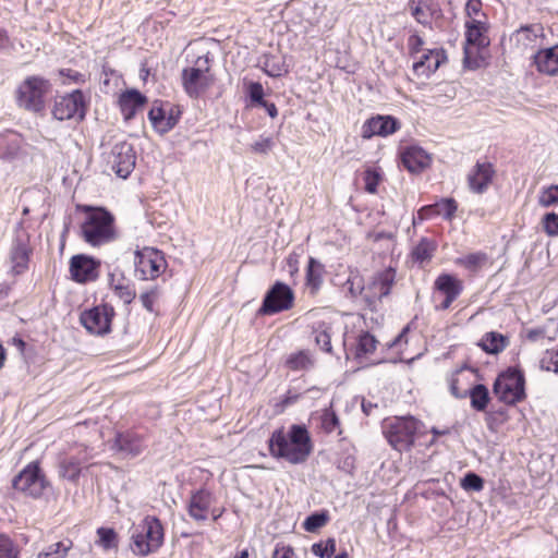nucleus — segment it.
I'll use <instances>...</instances> for the list:
<instances>
[{
    "mask_svg": "<svg viewBox=\"0 0 558 558\" xmlns=\"http://www.w3.org/2000/svg\"><path fill=\"white\" fill-rule=\"evenodd\" d=\"M544 229L548 235H558V214L549 213L543 219Z\"/></svg>",
    "mask_w": 558,
    "mask_h": 558,
    "instance_id": "obj_57",
    "label": "nucleus"
},
{
    "mask_svg": "<svg viewBox=\"0 0 558 558\" xmlns=\"http://www.w3.org/2000/svg\"><path fill=\"white\" fill-rule=\"evenodd\" d=\"M436 216H437V214L435 211L434 204L433 205L423 206L417 211V218H420V221L432 219L433 217H436Z\"/></svg>",
    "mask_w": 558,
    "mask_h": 558,
    "instance_id": "obj_62",
    "label": "nucleus"
},
{
    "mask_svg": "<svg viewBox=\"0 0 558 558\" xmlns=\"http://www.w3.org/2000/svg\"><path fill=\"white\" fill-rule=\"evenodd\" d=\"M15 490L32 498H40L49 482L37 461L28 463L12 481Z\"/></svg>",
    "mask_w": 558,
    "mask_h": 558,
    "instance_id": "obj_9",
    "label": "nucleus"
},
{
    "mask_svg": "<svg viewBox=\"0 0 558 558\" xmlns=\"http://www.w3.org/2000/svg\"><path fill=\"white\" fill-rule=\"evenodd\" d=\"M293 302L292 289L288 284L277 281L266 293L259 312L265 315L277 314L290 310Z\"/></svg>",
    "mask_w": 558,
    "mask_h": 558,
    "instance_id": "obj_12",
    "label": "nucleus"
},
{
    "mask_svg": "<svg viewBox=\"0 0 558 558\" xmlns=\"http://www.w3.org/2000/svg\"><path fill=\"white\" fill-rule=\"evenodd\" d=\"M135 271L142 280L158 278L167 267V262L161 251L154 247H143L135 252Z\"/></svg>",
    "mask_w": 558,
    "mask_h": 558,
    "instance_id": "obj_10",
    "label": "nucleus"
},
{
    "mask_svg": "<svg viewBox=\"0 0 558 558\" xmlns=\"http://www.w3.org/2000/svg\"><path fill=\"white\" fill-rule=\"evenodd\" d=\"M114 308L109 304H100L81 314L80 322L92 335L104 336L110 332Z\"/></svg>",
    "mask_w": 558,
    "mask_h": 558,
    "instance_id": "obj_11",
    "label": "nucleus"
},
{
    "mask_svg": "<svg viewBox=\"0 0 558 558\" xmlns=\"http://www.w3.org/2000/svg\"><path fill=\"white\" fill-rule=\"evenodd\" d=\"M73 544L70 539L57 542L47 546L38 554L37 558H66Z\"/></svg>",
    "mask_w": 558,
    "mask_h": 558,
    "instance_id": "obj_36",
    "label": "nucleus"
},
{
    "mask_svg": "<svg viewBox=\"0 0 558 558\" xmlns=\"http://www.w3.org/2000/svg\"><path fill=\"white\" fill-rule=\"evenodd\" d=\"M489 21H464L463 63L469 69H477L480 61L474 54L489 46Z\"/></svg>",
    "mask_w": 558,
    "mask_h": 558,
    "instance_id": "obj_5",
    "label": "nucleus"
},
{
    "mask_svg": "<svg viewBox=\"0 0 558 558\" xmlns=\"http://www.w3.org/2000/svg\"><path fill=\"white\" fill-rule=\"evenodd\" d=\"M159 296V291L157 288H153L150 290H147L140 295V301L142 305L148 311L154 312V304L157 301Z\"/></svg>",
    "mask_w": 558,
    "mask_h": 558,
    "instance_id": "obj_55",
    "label": "nucleus"
},
{
    "mask_svg": "<svg viewBox=\"0 0 558 558\" xmlns=\"http://www.w3.org/2000/svg\"><path fill=\"white\" fill-rule=\"evenodd\" d=\"M538 204L542 207H550L558 204V184L543 187L539 192Z\"/></svg>",
    "mask_w": 558,
    "mask_h": 558,
    "instance_id": "obj_49",
    "label": "nucleus"
},
{
    "mask_svg": "<svg viewBox=\"0 0 558 558\" xmlns=\"http://www.w3.org/2000/svg\"><path fill=\"white\" fill-rule=\"evenodd\" d=\"M135 151L133 146L126 142H120L112 146L108 156V163L111 170L122 179H126L135 167Z\"/></svg>",
    "mask_w": 558,
    "mask_h": 558,
    "instance_id": "obj_14",
    "label": "nucleus"
},
{
    "mask_svg": "<svg viewBox=\"0 0 558 558\" xmlns=\"http://www.w3.org/2000/svg\"><path fill=\"white\" fill-rule=\"evenodd\" d=\"M543 371L558 373V348L546 350L539 361Z\"/></svg>",
    "mask_w": 558,
    "mask_h": 558,
    "instance_id": "obj_48",
    "label": "nucleus"
},
{
    "mask_svg": "<svg viewBox=\"0 0 558 558\" xmlns=\"http://www.w3.org/2000/svg\"><path fill=\"white\" fill-rule=\"evenodd\" d=\"M381 181V173L379 170L374 168H368L364 172V183L365 191L375 194L377 192V187L379 182Z\"/></svg>",
    "mask_w": 558,
    "mask_h": 558,
    "instance_id": "obj_51",
    "label": "nucleus"
},
{
    "mask_svg": "<svg viewBox=\"0 0 558 558\" xmlns=\"http://www.w3.org/2000/svg\"><path fill=\"white\" fill-rule=\"evenodd\" d=\"M423 45V38L416 33L410 35V37L408 38V48L412 57L422 51Z\"/></svg>",
    "mask_w": 558,
    "mask_h": 558,
    "instance_id": "obj_60",
    "label": "nucleus"
},
{
    "mask_svg": "<svg viewBox=\"0 0 558 558\" xmlns=\"http://www.w3.org/2000/svg\"><path fill=\"white\" fill-rule=\"evenodd\" d=\"M143 438L132 432L117 434L113 448L125 457H136L144 449Z\"/></svg>",
    "mask_w": 558,
    "mask_h": 558,
    "instance_id": "obj_26",
    "label": "nucleus"
},
{
    "mask_svg": "<svg viewBox=\"0 0 558 558\" xmlns=\"http://www.w3.org/2000/svg\"><path fill=\"white\" fill-rule=\"evenodd\" d=\"M471 407L476 411H484L489 402V392L486 386L478 384L469 389Z\"/></svg>",
    "mask_w": 558,
    "mask_h": 558,
    "instance_id": "obj_35",
    "label": "nucleus"
},
{
    "mask_svg": "<svg viewBox=\"0 0 558 558\" xmlns=\"http://www.w3.org/2000/svg\"><path fill=\"white\" fill-rule=\"evenodd\" d=\"M494 393L506 404H515L525 398V378L521 371L509 367L495 380Z\"/></svg>",
    "mask_w": 558,
    "mask_h": 558,
    "instance_id": "obj_8",
    "label": "nucleus"
},
{
    "mask_svg": "<svg viewBox=\"0 0 558 558\" xmlns=\"http://www.w3.org/2000/svg\"><path fill=\"white\" fill-rule=\"evenodd\" d=\"M464 13V21H488L487 14L483 11V3L481 0H468Z\"/></svg>",
    "mask_w": 558,
    "mask_h": 558,
    "instance_id": "obj_41",
    "label": "nucleus"
},
{
    "mask_svg": "<svg viewBox=\"0 0 558 558\" xmlns=\"http://www.w3.org/2000/svg\"><path fill=\"white\" fill-rule=\"evenodd\" d=\"M213 502L214 497L210 492L206 489L197 490L192 495L189 504L190 515L196 521H205Z\"/></svg>",
    "mask_w": 558,
    "mask_h": 558,
    "instance_id": "obj_27",
    "label": "nucleus"
},
{
    "mask_svg": "<svg viewBox=\"0 0 558 558\" xmlns=\"http://www.w3.org/2000/svg\"><path fill=\"white\" fill-rule=\"evenodd\" d=\"M487 262V255L482 252L471 253L456 260L457 265L464 267L470 271H477Z\"/></svg>",
    "mask_w": 558,
    "mask_h": 558,
    "instance_id": "obj_38",
    "label": "nucleus"
},
{
    "mask_svg": "<svg viewBox=\"0 0 558 558\" xmlns=\"http://www.w3.org/2000/svg\"><path fill=\"white\" fill-rule=\"evenodd\" d=\"M434 207L437 216H442L447 220H450L453 217L458 208L453 198H442L435 203Z\"/></svg>",
    "mask_w": 558,
    "mask_h": 558,
    "instance_id": "obj_50",
    "label": "nucleus"
},
{
    "mask_svg": "<svg viewBox=\"0 0 558 558\" xmlns=\"http://www.w3.org/2000/svg\"><path fill=\"white\" fill-rule=\"evenodd\" d=\"M311 365V357L305 351L293 353L287 359V366L292 371L306 369Z\"/></svg>",
    "mask_w": 558,
    "mask_h": 558,
    "instance_id": "obj_44",
    "label": "nucleus"
},
{
    "mask_svg": "<svg viewBox=\"0 0 558 558\" xmlns=\"http://www.w3.org/2000/svg\"><path fill=\"white\" fill-rule=\"evenodd\" d=\"M377 347V340L369 332H364L359 337L355 355L357 359L366 357L372 354Z\"/></svg>",
    "mask_w": 558,
    "mask_h": 558,
    "instance_id": "obj_39",
    "label": "nucleus"
},
{
    "mask_svg": "<svg viewBox=\"0 0 558 558\" xmlns=\"http://www.w3.org/2000/svg\"><path fill=\"white\" fill-rule=\"evenodd\" d=\"M90 458L92 454H88L86 451L83 458L72 456L64 458L60 462V475L69 481L75 482L81 474L82 464L86 463Z\"/></svg>",
    "mask_w": 558,
    "mask_h": 558,
    "instance_id": "obj_29",
    "label": "nucleus"
},
{
    "mask_svg": "<svg viewBox=\"0 0 558 558\" xmlns=\"http://www.w3.org/2000/svg\"><path fill=\"white\" fill-rule=\"evenodd\" d=\"M316 344L325 352H331V326L327 322H318L313 326Z\"/></svg>",
    "mask_w": 558,
    "mask_h": 558,
    "instance_id": "obj_34",
    "label": "nucleus"
},
{
    "mask_svg": "<svg viewBox=\"0 0 558 558\" xmlns=\"http://www.w3.org/2000/svg\"><path fill=\"white\" fill-rule=\"evenodd\" d=\"M97 536L98 539L96 541V544L104 548L105 550L117 548L118 535L113 529L99 527L97 529Z\"/></svg>",
    "mask_w": 558,
    "mask_h": 558,
    "instance_id": "obj_40",
    "label": "nucleus"
},
{
    "mask_svg": "<svg viewBox=\"0 0 558 558\" xmlns=\"http://www.w3.org/2000/svg\"><path fill=\"white\" fill-rule=\"evenodd\" d=\"M526 338L533 342L539 341L545 338V330L543 328L530 329L526 332Z\"/></svg>",
    "mask_w": 558,
    "mask_h": 558,
    "instance_id": "obj_63",
    "label": "nucleus"
},
{
    "mask_svg": "<svg viewBox=\"0 0 558 558\" xmlns=\"http://www.w3.org/2000/svg\"><path fill=\"white\" fill-rule=\"evenodd\" d=\"M271 558H298L290 545L277 544Z\"/></svg>",
    "mask_w": 558,
    "mask_h": 558,
    "instance_id": "obj_59",
    "label": "nucleus"
},
{
    "mask_svg": "<svg viewBox=\"0 0 558 558\" xmlns=\"http://www.w3.org/2000/svg\"><path fill=\"white\" fill-rule=\"evenodd\" d=\"M412 15L422 25H429L432 21L433 10L426 1H418L415 7L412 8Z\"/></svg>",
    "mask_w": 558,
    "mask_h": 558,
    "instance_id": "obj_45",
    "label": "nucleus"
},
{
    "mask_svg": "<svg viewBox=\"0 0 558 558\" xmlns=\"http://www.w3.org/2000/svg\"><path fill=\"white\" fill-rule=\"evenodd\" d=\"M435 289L445 295V299L436 310L446 311L459 298L463 291V282L449 274H441L435 280Z\"/></svg>",
    "mask_w": 558,
    "mask_h": 558,
    "instance_id": "obj_18",
    "label": "nucleus"
},
{
    "mask_svg": "<svg viewBox=\"0 0 558 558\" xmlns=\"http://www.w3.org/2000/svg\"><path fill=\"white\" fill-rule=\"evenodd\" d=\"M328 520L329 515L327 511L314 512L305 519L303 527L305 531L313 533L323 527Z\"/></svg>",
    "mask_w": 558,
    "mask_h": 558,
    "instance_id": "obj_43",
    "label": "nucleus"
},
{
    "mask_svg": "<svg viewBox=\"0 0 558 558\" xmlns=\"http://www.w3.org/2000/svg\"><path fill=\"white\" fill-rule=\"evenodd\" d=\"M508 337L497 331L486 332L478 342V345L483 349V351L489 354H498L502 352L508 347Z\"/></svg>",
    "mask_w": 558,
    "mask_h": 558,
    "instance_id": "obj_30",
    "label": "nucleus"
},
{
    "mask_svg": "<svg viewBox=\"0 0 558 558\" xmlns=\"http://www.w3.org/2000/svg\"><path fill=\"white\" fill-rule=\"evenodd\" d=\"M32 254L29 235L25 231L17 232L12 241L9 254L11 274L14 276L24 274L28 269Z\"/></svg>",
    "mask_w": 558,
    "mask_h": 558,
    "instance_id": "obj_13",
    "label": "nucleus"
},
{
    "mask_svg": "<svg viewBox=\"0 0 558 558\" xmlns=\"http://www.w3.org/2000/svg\"><path fill=\"white\" fill-rule=\"evenodd\" d=\"M399 129L397 119L390 116H377L368 119L362 126V136L371 138L373 136H388Z\"/></svg>",
    "mask_w": 558,
    "mask_h": 558,
    "instance_id": "obj_21",
    "label": "nucleus"
},
{
    "mask_svg": "<svg viewBox=\"0 0 558 558\" xmlns=\"http://www.w3.org/2000/svg\"><path fill=\"white\" fill-rule=\"evenodd\" d=\"M268 442L274 458L283 459L291 464L306 461L313 449L306 427L298 424H293L289 430H274Z\"/></svg>",
    "mask_w": 558,
    "mask_h": 558,
    "instance_id": "obj_1",
    "label": "nucleus"
},
{
    "mask_svg": "<svg viewBox=\"0 0 558 558\" xmlns=\"http://www.w3.org/2000/svg\"><path fill=\"white\" fill-rule=\"evenodd\" d=\"M259 66L270 77H280L289 72L286 57L277 53H265L259 59Z\"/></svg>",
    "mask_w": 558,
    "mask_h": 558,
    "instance_id": "obj_28",
    "label": "nucleus"
},
{
    "mask_svg": "<svg viewBox=\"0 0 558 558\" xmlns=\"http://www.w3.org/2000/svg\"><path fill=\"white\" fill-rule=\"evenodd\" d=\"M323 266L315 258L311 257L307 265L306 280L313 289H318L322 283Z\"/></svg>",
    "mask_w": 558,
    "mask_h": 558,
    "instance_id": "obj_42",
    "label": "nucleus"
},
{
    "mask_svg": "<svg viewBox=\"0 0 558 558\" xmlns=\"http://www.w3.org/2000/svg\"><path fill=\"white\" fill-rule=\"evenodd\" d=\"M533 64L543 75L558 76V45L538 49L533 54Z\"/></svg>",
    "mask_w": 558,
    "mask_h": 558,
    "instance_id": "obj_22",
    "label": "nucleus"
},
{
    "mask_svg": "<svg viewBox=\"0 0 558 558\" xmlns=\"http://www.w3.org/2000/svg\"><path fill=\"white\" fill-rule=\"evenodd\" d=\"M274 146L275 143L270 136L260 135L253 144H251L250 148L255 154L266 155L274 148Z\"/></svg>",
    "mask_w": 558,
    "mask_h": 558,
    "instance_id": "obj_53",
    "label": "nucleus"
},
{
    "mask_svg": "<svg viewBox=\"0 0 558 558\" xmlns=\"http://www.w3.org/2000/svg\"><path fill=\"white\" fill-rule=\"evenodd\" d=\"M100 262L94 257L80 254L70 259L71 278L77 283L95 281L99 276Z\"/></svg>",
    "mask_w": 558,
    "mask_h": 558,
    "instance_id": "obj_16",
    "label": "nucleus"
},
{
    "mask_svg": "<svg viewBox=\"0 0 558 558\" xmlns=\"http://www.w3.org/2000/svg\"><path fill=\"white\" fill-rule=\"evenodd\" d=\"M210 68L209 57L203 56L198 57L192 65L183 69L182 86L189 97L199 98L214 85L215 76Z\"/></svg>",
    "mask_w": 558,
    "mask_h": 558,
    "instance_id": "obj_4",
    "label": "nucleus"
},
{
    "mask_svg": "<svg viewBox=\"0 0 558 558\" xmlns=\"http://www.w3.org/2000/svg\"><path fill=\"white\" fill-rule=\"evenodd\" d=\"M437 244L435 241L422 238L418 243L412 248L411 257L414 263L423 266L430 262L436 252Z\"/></svg>",
    "mask_w": 558,
    "mask_h": 558,
    "instance_id": "obj_31",
    "label": "nucleus"
},
{
    "mask_svg": "<svg viewBox=\"0 0 558 558\" xmlns=\"http://www.w3.org/2000/svg\"><path fill=\"white\" fill-rule=\"evenodd\" d=\"M347 286L350 294L353 298L362 294L365 290L363 279L359 275H351L347 280Z\"/></svg>",
    "mask_w": 558,
    "mask_h": 558,
    "instance_id": "obj_56",
    "label": "nucleus"
},
{
    "mask_svg": "<svg viewBox=\"0 0 558 558\" xmlns=\"http://www.w3.org/2000/svg\"><path fill=\"white\" fill-rule=\"evenodd\" d=\"M147 102L146 96L137 89H128L119 97V107L124 120H131Z\"/></svg>",
    "mask_w": 558,
    "mask_h": 558,
    "instance_id": "obj_25",
    "label": "nucleus"
},
{
    "mask_svg": "<svg viewBox=\"0 0 558 558\" xmlns=\"http://www.w3.org/2000/svg\"><path fill=\"white\" fill-rule=\"evenodd\" d=\"M111 287L114 294L124 303L130 304L136 296V292L131 284H123L121 282H114L112 279Z\"/></svg>",
    "mask_w": 558,
    "mask_h": 558,
    "instance_id": "obj_47",
    "label": "nucleus"
},
{
    "mask_svg": "<svg viewBox=\"0 0 558 558\" xmlns=\"http://www.w3.org/2000/svg\"><path fill=\"white\" fill-rule=\"evenodd\" d=\"M248 95L253 102L259 106L264 102V88L260 83H251L248 86Z\"/></svg>",
    "mask_w": 558,
    "mask_h": 558,
    "instance_id": "obj_58",
    "label": "nucleus"
},
{
    "mask_svg": "<svg viewBox=\"0 0 558 558\" xmlns=\"http://www.w3.org/2000/svg\"><path fill=\"white\" fill-rule=\"evenodd\" d=\"M319 420L320 427L325 433H337L338 435L342 434L339 417L337 416L332 408L324 409L320 413Z\"/></svg>",
    "mask_w": 558,
    "mask_h": 558,
    "instance_id": "obj_37",
    "label": "nucleus"
},
{
    "mask_svg": "<svg viewBox=\"0 0 558 558\" xmlns=\"http://www.w3.org/2000/svg\"><path fill=\"white\" fill-rule=\"evenodd\" d=\"M82 239L94 247L113 242L118 238L114 216L102 207H86L81 225Z\"/></svg>",
    "mask_w": 558,
    "mask_h": 558,
    "instance_id": "obj_2",
    "label": "nucleus"
},
{
    "mask_svg": "<svg viewBox=\"0 0 558 558\" xmlns=\"http://www.w3.org/2000/svg\"><path fill=\"white\" fill-rule=\"evenodd\" d=\"M312 553L319 558H330L336 551V541L327 538L312 545Z\"/></svg>",
    "mask_w": 558,
    "mask_h": 558,
    "instance_id": "obj_46",
    "label": "nucleus"
},
{
    "mask_svg": "<svg viewBox=\"0 0 558 558\" xmlns=\"http://www.w3.org/2000/svg\"><path fill=\"white\" fill-rule=\"evenodd\" d=\"M461 486L465 490L480 492L484 487V481L480 475L470 472L462 478Z\"/></svg>",
    "mask_w": 558,
    "mask_h": 558,
    "instance_id": "obj_52",
    "label": "nucleus"
},
{
    "mask_svg": "<svg viewBox=\"0 0 558 558\" xmlns=\"http://www.w3.org/2000/svg\"><path fill=\"white\" fill-rule=\"evenodd\" d=\"M0 558H19L14 543L3 534H0Z\"/></svg>",
    "mask_w": 558,
    "mask_h": 558,
    "instance_id": "obj_54",
    "label": "nucleus"
},
{
    "mask_svg": "<svg viewBox=\"0 0 558 558\" xmlns=\"http://www.w3.org/2000/svg\"><path fill=\"white\" fill-rule=\"evenodd\" d=\"M544 39V27L538 23L521 26L510 37V40L522 52L541 47Z\"/></svg>",
    "mask_w": 558,
    "mask_h": 558,
    "instance_id": "obj_17",
    "label": "nucleus"
},
{
    "mask_svg": "<svg viewBox=\"0 0 558 558\" xmlns=\"http://www.w3.org/2000/svg\"><path fill=\"white\" fill-rule=\"evenodd\" d=\"M163 537L165 532L160 520L147 515L132 531L131 549L135 555L147 556L161 547Z\"/></svg>",
    "mask_w": 558,
    "mask_h": 558,
    "instance_id": "obj_3",
    "label": "nucleus"
},
{
    "mask_svg": "<svg viewBox=\"0 0 558 558\" xmlns=\"http://www.w3.org/2000/svg\"><path fill=\"white\" fill-rule=\"evenodd\" d=\"M403 166L412 173H418L429 167L430 155L420 146H408L401 153Z\"/></svg>",
    "mask_w": 558,
    "mask_h": 558,
    "instance_id": "obj_23",
    "label": "nucleus"
},
{
    "mask_svg": "<svg viewBox=\"0 0 558 558\" xmlns=\"http://www.w3.org/2000/svg\"><path fill=\"white\" fill-rule=\"evenodd\" d=\"M59 73L61 76L66 77L70 82H74V83H84L85 82V75L77 71H74L71 69H62V70H60Z\"/></svg>",
    "mask_w": 558,
    "mask_h": 558,
    "instance_id": "obj_61",
    "label": "nucleus"
},
{
    "mask_svg": "<svg viewBox=\"0 0 558 558\" xmlns=\"http://www.w3.org/2000/svg\"><path fill=\"white\" fill-rule=\"evenodd\" d=\"M469 378L463 369L456 371L449 378V389L452 396L458 399L468 397L470 387L468 386Z\"/></svg>",
    "mask_w": 558,
    "mask_h": 558,
    "instance_id": "obj_33",
    "label": "nucleus"
},
{
    "mask_svg": "<svg viewBox=\"0 0 558 558\" xmlns=\"http://www.w3.org/2000/svg\"><path fill=\"white\" fill-rule=\"evenodd\" d=\"M420 426V421L413 416H397L384 422L383 432L393 449L403 451L414 444Z\"/></svg>",
    "mask_w": 558,
    "mask_h": 558,
    "instance_id": "obj_6",
    "label": "nucleus"
},
{
    "mask_svg": "<svg viewBox=\"0 0 558 558\" xmlns=\"http://www.w3.org/2000/svg\"><path fill=\"white\" fill-rule=\"evenodd\" d=\"M50 89L48 80L32 75L26 77L16 88L17 106L32 112H40L45 108V96Z\"/></svg>",
    "mask_w": 558,
    "mask_h": 558,
    "instance_id": "obj_7",
    "label": "nucleus"
},
{
    "mask_svg": "<svg viewBox=\"0 0 558 558\" xmlns=\"http://www.w3.org/2000/svg\"><path fill=\"white\" fill-rule=\"evenodd\" d=\"M446 61L444 49H428L413 63V71L417 76L429 77Z\"/></svg>",
    "mask_w": 558,
    "mask_h": 558,
    "instance_id": "obj_19",
    "label": "nucleus"
},
{
    "mask_svg": "<svg viewBox=\"0 0 558 558\" xmlns=\"http://www.w3.org/2000/svg\"><path fill=\"white\" fill-rule=\"evenodd\" d=\"M396 271L392 268H387L383 271L377 272L373 281L367 288V298L372 299H383L390 293V290L395 283Z\"/></svg>",
    "mask_w": 558,
    "mask_h": 558,
    "instance_id": "obj_24",
    "label": "nucleus"
},
{
    "mask_svg": "<svg viewBox=\"0 0 558 558\" xmlns=\"http://www.w3.org/2000/svg\"><path fill=\"white\" fill-rule=\"evenodd\" d=\"M260 106H263L266 109V111L269 114V117H271V118H276L277 117L278 110H277V107H276V105L274 102H267V101L264 100V102Z\"/></svg>",
    "mask_w": 558,
    "mask_h": 558,
    "instance_id": "obj_64",
    "label": "nucleus"
},
{
    "mask_svg": "<svg viewBox=\"0 0 558 558\" xmlns=\"http://www.w3.org/2000/svg\"><path fill=\"white\" fill-rule=\"evenodd\" d=\"M148 119L156 132L165 134L174 128V120L167 118V111L161 107H153L148 112Z\"/></svg>",
    "mask_w": 558,
    "mask_h": 558,
    "instance_id": "obj_32",
    "label": "nucleus"
},
{
    "mask_svg": "<svg viewBox=\"0 0 558 558\" xmlns=\"http://www.w3.org/2000/svg\"><path fill=\"white\" fill-rule=\"evenodd\" d=\"M52 114L57 120L63 121L75 117L83 119L84 96L81 90H74L71 94L58 97L54 101Z\"/></svg>",
    "mask_w": 558,
    "mask_h": 558,
    "instance_id": "obj_15",
    "label": "nucleus"
},
{
    "mask_svg": "<svg viewBox=\"0 0 558 558\" xmlns=\"http://www.w3.org/2000/svg\"><path fill=\"white\" fill-rule=\"evenodd\" d=\"M494 175L495 170L490 162H476L468 174L469 189L476 194L486 192Z\"/></svg>",
    "mask_w": 558,
    "mask_h": 558,
    "instance_id": "obj_20",
    "label": "nucleus"
}]
</instances>
